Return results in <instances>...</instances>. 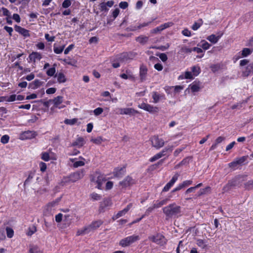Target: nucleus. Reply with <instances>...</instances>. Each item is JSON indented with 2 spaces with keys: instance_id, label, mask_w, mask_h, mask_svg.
<instances>
[{
  "instance_id": "1",
  "label": "nucleus",
  "mask_w": 253,
  "mask_h": 253,
  "mask_svg": "<svg viewBox=\"0 0 253 253\" xmlns=\"http://www.w3.org/2000/svg\"><path fill=\"white\" fill-rule=\"evenodd\" d=\"M181 207L173 203L163 209V212L167 218L172 217L180 212Z\"/></svg>"
},
{
  "instance_id": "2",
  "label": "nucleus",
  "mask_w": 253,
  "mask_h": 253,
  "mask_svg": "<svg viewBox=\"0 0 253 253\" xmlns=\"http://www.w3.org/2000/svg\"><path fill=\"white\" fill-rule=\"evenodd\" d=\"M148 239L149 240L161 246L166 244L167 241L165 237L160 233H157L155 235L150 236L148 237Z\"/></svg>"
},
{
  "instance_id": "3",
  "label": "nucleus",
  "mask_w": 253,
  "mask_h": 253,
  "mask_svg": "<svg viewBox=\"0 0 253 253\" xmlns=\"http://www.w3.org/2000/svg\"><path fill=\"white\" fill-rule=\"evenodd\" d=\"M139 236L133 235L121 240L120 242V245L122 247H126L139 240Z\"/></svg>"
},
{
  "instance_id": "4",
  "label": "nucleus",
  "mask_w": 253,
  "mask_h": 253,
  "mask_svg": "<svg viewBox=\"0 0 253 253\" xmlns=\"http://www.w3.org/2000/svg\"><path fill=\"white\" fill-rule=\"evenodd\" d=\"M105 181L106 179L104 175L98 172H96L94 174L93 177L92 178V181H93L97 184L96 187L99 189H102V185L103 182Z\"/></svg>"
},
{
  "instance_id": "5",
  "label": "nucleus",
  "mask_w": 253,
  "mask_h": 253,
  "mask_svg": "<svg viewBox=\"0 0 253 253\" xmlns=\"http://www.w3.org/2000/svg\"><path fill=\"white\" fill-rule=\"evenodd\" d=\"M152 146L159 149L163 147L165 145L164 140L161 138H159L158 136H154L151 139Z\"/></svg>"
},
{
  "instance_id": "6",
  "label": "nucleus",
  "mask_w": 253,
  "mask_h": 253,
  "mask_svg": "<svg viewBox=\"0 0 253 253\" xmlns=\"http://www.w3.org/2000/svg\"><path fill=\"white\" fill-rule=\"evenodd\" d=\"M139 108L143 109L150 113H155L159 111V108L157 107L153 106L149 104L142 103L138 105Z\"/></svg>"
},
{
  "instance_id": "7",
  "label": "nucleus",
  "mask_w": 253,
  "mask_h": 253,
  "mask_svg": "<svg viewBox=\"0 0 253 253\" xmlns=\"http://www.w3.org/2000/svg\"><path fill=\"white\" fill-rule=\"evenodd\" d=\"M84 175V170L77 171L70 175L68 177V181L72 182H75L83 177Z\"/></svg>"
},
{
  "instance_id": "8",
  "label": "nucleus",
  "mask_w": 253,
  "mask_h": 253,
  "mask_svg": "<svg viewBox=\"0 0 253 253\" xmlns=\"http://www.w3.org/2000/svg\"><path fill=\"white\" fill-rule=\"evenodd\" d=\"M179 174L178 173L175 174L171 179L165 185L162 190V192H167L170 188L173 185L174 183L177 180Z\"/></svg>"
},
{
  "instance_id": "9",
  "label": "nucleus",
  "mask_w": 253,
  "mask_h": 253,
  "mask_svg": "<svg viewBox=\"0 0 253 253\" xmlns=\"http://www.w3.org/2000/svg\"><path fill=\"white\" fill-rule=\"evenodd\" d=\"M118 112L117 113H119L121 115H129L135 114L137 113V111L131 108H118L117 109Z\"/></svg>"
},
{
  "instance_id": "10",
  "label": "nucleus",
  "mask_w": 253,
  "mask_h": 253,
  "mask_svg": "<svg viewBox=\"0 0 253 253\" xmlns=\"http://www.w3.org/2000/svg\"><path fill=\"white\" fill-rule=\"evenodd\" d=\"M147 72L148 69L146 66L144 65H141L139 69V77L141 82L146 80Z\"/></svg>"
},
{
  "instance_id": "11",
  "label": "nucleus",
  "mask_w": 253,
  "mask_h": 253,
  "mask_svg": "<svg viewBox=\"0 0 253 253\" xmlns=\"http://www.w3.org/2000/svg\"><path fill=\"white\" fill-rule=\"evenodd\" d=\"M134 183L135 180L130 176H127L124 180L120 181L119 184L124 188L130 186Z\"/></svg>"
},
{
  "instance_id": "12",
  "label": "nucleus",
  "mask_w": 253,
  "mask_h": 253,
  "mask_svg": "<svg viewBox=\"0 0 253 253\" xmlns=\"http://www.w3.org/2000/svg\"><path fill=\"white\" fill-rule=\"evenodd\" d=\"M131 207H132L131 204H128L126 208H125L124 210H123L121 211H119L116 215H114L113 216L112 219L114 220H115L119 218V217L125 215L128 212V211L130 209Z\"/></svg>"
},
{
  "instance_id": "13",
  "label": "nucleus",
  "mask_w": 253,
  "mask_h": 253,
  "mask_svg": "<svg viewBox=\"0 0 253 253\" xmlns=\"http://www.w3.org/2000/svg\"><path fill=\"white\" fill-rule=\"evenodd\" d=\"M37 135L36 132L33 131H26L22 133L20 135V139H31L35 137Z\"/></svg>"
},
{
  "instance_id": "14",
  "label": "nucleus",
  "mask_w": 253,
  "mask_h": 253,
  "mask_svg": "<svg viewBox=\"0 0 253 253\" xmlns=\"http://www.w3.org/2000/svg\"><path fill=\"white\" fill-rule=\"evenodd\" d=\"M103 224V221L101 220L93 221L90 225L87 226L90 232L93 230H96Z\"/></svg>"
},
{
  "instance_id": "15",
  "label": "nucleus",
  "mask_w": 253,
  "mask_h": 253,
  "mask_svg": "<svg viewBox=\"0 0 253 253\" xmlns=\"http://www.w3.org/2000/svg\"><path fill=\"white\" fill-rule=\"evenodd\" d=\"M29 58L31 61L35 63L36 61L40 60L42 59V56L41 54L39 52H33L29 55Z\"/></svg>"
},
{
  "instance_id": "16",
  "label": "nucleus",
  "mask_w": 253,
  "mask_h": 253,
  "mask_svg": "<svg viewBox=\"0 0 253 253\" xmlns=\"http://www.w3.org/2000/svg\"><path fill=\"white\" fill-rule=\"evenodd\" d=\"M14 28L16 32H18L25 37H27L29 36L28 30L17 25H15Z\"/></svg>"
},
{
  "instance_id": "17",
  "label": "nucleus",
  "mask_w": 253,
  "mask_h": 253,
  "mask_svg": "<svg viewBox=\"0 0 253 253\" xmlns=\"http://www.w3.org/2000/svg\"><path fill=\"white\" fill-rule=\"evenodd\" d=\"M223 33H221L219 35L216 36L212 34L207 38V39L212 43L215 44L217 42L219 39L222 36Z\"/></svg>"
},
{
  "instance_id": "18",
  "label": "nucleus",
  "mask_w": 253,
  "mask_h": 253,
  "mask_svg": "<svg viewBox=\"0 0 253 253\" xmlns=\"http://www.w3.org/2000/svg\"><path fill=\"white\" fill-rule=\"evenodd\" d=\"M125 168L123 167L121 168H116L113 173L115 176L118 177H121L125 174Z\"/></svg>"
},
{
  "instance_id": "19",
  "label": "nucleus",
  "mask_w": 253,
  "mask_h": 253,
  "mask_svg": "<svg viewBox=\"0 0 253 253\" xmlns=\"http://www.w3.org/2000/svg\"><path fill=\"white\" fill-rule=\"evenodd\" d=\"M252 74H253V63L248 64L246 70L243 72V75L245 77H248Z\"/></svg>"
},
{
  "instance_id": "20",
  "label": "nucleus",
  "mask_w": 253,
  "mask_h": 253,
  "mask_svg": "<svg viewBox=\"0 0 253 253\" xmlns=\"http://www.w3.org/2000/svg\"><path fill=\"white\" fill-rule=\"evenodd\" d=\"M153 102L154 103H158L160 99H164L165 95L164 94H160L157 92L154 91L152 93Z\"/></svg>"
},
{
  "instance_id": "21",
  "label": "nucleus",
  "mask_w": 253,
  "mask_h": 253,
  "mask_svg": "<svg viewBox=\"0 0 253 253\" xmlns=\"http://www.w3.org/2000/svg\"><path fill=\"white\" fill-rule=\"evenodd\" d=\"M112 205V203L110 200L109 199H105L103 202H102L100 204L99 207L100 211H104V209L108 207L111 206Z\"/></svg>"
},
{
  "instance_id": "22",
  "label": "nucleus",
  "mask_w": 253,
  "mask_h": 253,
  "mask_svg": "<svg viewBox=\"0 0 253 253\" xmlns=\"http://www.w3.org/2000/svg\"><path fill=\"white\" fill-rule=\"evenodd\" d=\"M180 47V50L178 53L181 55H184L185 53H191L192 51L191 48L187 47L186 46L182 45Z\"/></svg>"
},
{
  "instance_id": "23",
  "label": "nucleus",
  "mask_w": 253,
  "mask_h": 253,
  "mask_svg": "<svg viewBox=\"0 0 253 253\" xmlns=\"http://www.w3.org/2000/svg\"><path fill=\"white\" fill-rule=\"evenodd\" d=\"M149 38L145 36H140L136 38V41L141 44H145L148 41Z\"/></svg>"
},
{
  "instance_id": "24",
  "label": "nucleus",
  "mask_w": 253,
  "mask_h": 253,
  "mask_svg": "<svg viewBox=\"0 0 253 253\" xmlns=\"http://www.w3.org/2000/svg\"><path fill=\"white\" fill-rule=\"evenodd\" d=\"M55 77L57 78V81L59 83H65L66 81L65 76L62 73L56 74Z\"/></svg>"
},
{
  "instance_id": "25",
  "label": "nucleus",
  "mask_w": 253,
  "mask_h": 253,
  "mask_svg": "<svg viewBox=\"0 0 253 253\" xmlns=\"http://www.w3.org/2000/svg\"><path fill=\"white\" fill-rule=\"evenodd\" d=\"M90 232L87 226H85L83 229L79 230L77 232V235H84Z\"/></svg>"
},
{
  "instance_id": "26",
  "label": "nucleus",
  "mask_w": 253,
  "mask_h": 253,
  "mask_svg": "<svg viewBox=\"0 0 253 253\" xmlns=\"http://www.w3.org/2000/svg\"><path fill=\"white\" fill-rule=\"evenodd\" d=\"M54 106L56 107H57L58 105H59L60 104H61L63 102V97L61 96H58L57 97H55L54 99L52 100Z\"/></svg>"
},
{
  "instance_id": "27",
  "label": "nucleus",
  "mask_w": 253,
  "mask_h": 253,
  "mask_svg": "<svg viewBox=\"0 0 253 253\" xmlns=\"http://www.w3.org/2000/svg\"><path fill=\"white\" fill-rule=\"evenodd\" d=\"M117 60L118 61L121 62L126 61L127 60H128L127 59L126 53L125 52L119 55L117 58Z\"/></svg>"
},
{
  "instance_id": "28",
  "label": "nucleus",
  "mask_w": 253,
  "mask_h": 253,
  "mask_svg": "<svg viewBox=\"0 0 253 253\" xmlns=\"http://www.w3.org/2000/svg\"><path fill=\"white\" fill-rule=\"evenodd\" d=\"M42 84V82L39 80H35L33 83L30 84V86L33 89H36L40 86Z\"/></svg>"
},
{
  "instance_id": "29",
  "label": "nucleus",
  "mask_w": 253,
  "mask_h": 253,
  "mask_svg": "<svg viewBox=\"0 0 253 253\" xmlns=\"http://www.w3.org/2000/svg\"><path fill=\"white\" fill-rule=\"evenodd\" d=\"M168 202V199H164L161 201H157L154 204V208H159L164 205H165Z\"/></svg>"
},
{
  "instance_id": "30",
  "label": "nucleus",
  "mask_w": 253,
  "mask_h": 253,
  "mask_svg": "<svg viewBox=\"0 0 253 253\" xmlns=\"http://www.w3.org/2000/svg\"><path fill=\"white\" fill-rule=\"evenodd\" d=\"M197 245L202 249H205L207 247V242L202 239L197 240Z\"/></svg>"
},
{
  "instance_id": "31",
  "label": "nucleus",
  "mask_w": 253,
  "mask_h": 253,
  "mask_svg": "<svg viewBox=\"0 0 253 253\" xmlns=\"http://www.w3.org/2000/svg\"><path fill=\"white\" fill-rule=\"evenodd\" d=\"M191 70L194 76H197L201 71L200 68L198 66H194L191 68Z\"/></svg>"
},
{
  "instance_id": "32",
  "label": "nucleus",
  "mask_w": 253,
  "mask_h": 253,
  "mask_svg": "<svg viewBox=\"0 0 253 253\" xmlns=\"http://www.w3.org/2000/svg\"><path fill=\"white\" fill-rule=\"evenodd\" d=\"M56 66V64H54L53 65V67L52 68H49L47 71H46V74L49 76H53L54 74L56 72V69L55 66Z\"/></svg>"
},
{
  "instance_id": "33",
  "label": "nucleus",
  "mask_w": 253,
  "mask_h": 253,
  "mask_svg": "<svg viewBox=\"0 0 253 253\" xmlns=\"http://www.w3.org/2000/svg\"><path fill=\"white\" fill-rule=\"evenodd\" d=\"M203 21L202 19H199L198 22H195L192 26V29L195 31L198 30L202 25Z\"/></svg>"
},
{
  "instance_id": "34",
  "label": "nucleus",
  "mask_w": 253,
  "mask_h": 253,
  "mask_svg": "<svg viewBox=\"0 0 253 253\" xmlns=\"http://www.w3.org/2000/svg\"><path fill=\"white\" fill-rule=\"evenodd\" d=\"M210 189L211 188L209 186H208L205 188L200 189L198 193L197 196H200L201 195L206 194L208 192H209L210 190Z\"/></svg>"
},
{
  "instance_id": "35",
  "label": "nucleus",
  "mask_w": 253,
  "mask_h": 253,
  "mask_svg": "<svg viewBox=\"0 0 253 253\" xmlns=\"http://www.w3.org/2000/svg\"><path fill=\"white\" fill-rule=\"evenodd\" d=\"M173 150L172 146H169L168 147L164 148L161 151V153L163 154V156H165L166 155V153L168 152H171Z\"/></svg>"
},
{
  "instance_id": "36",
  "label": "nucleus",
  "mask_w": 253,
  "mask_h": 253,
  "mask_svg": "<svg viewBox=\"0 0 253 253\" xmlns=\"http://www.w3.org/2000/svg\"><path fill=\"white\" fill-rule=\"evenodd\" d=\"M6 231L7 236L8 238H11L13 236L14 231L12 228L7 227L6 228Z\"/></svg>"
},
{
  "instance_id": "37",
  "label": "nucleus",
  "mask_w": 253,
  "mask_h": 253,
  "mask_svg": "<svg viewBox=\"0 0 253 253\" xmlns=\"http://www.w3.org/2000/svg\"><path fill=\"white\" fill-rule=\"evenodd\" d=\"M252 51L248 48H244L242 51V55L244 57L247 56L251 54Z\"/></svg>"
},
{
  "instance_id": "38",
  "label": "nucleus",
  "mask_w": 253,
  "mask_h": 253,
  "mask_svg": "<svg viewBox=\"0 0 253 253\" xmlns=\"http://www.w3.org/2000/svg\"><path fill=\"white\" fill-rule=\"evenodd\" d=\"M37 231V228L35 226L30 227L28 229V231L27 233L28 236H32L34 233Z\"/></svg>"
},
{
  "instance_id": "39",
  "label": "nucleus",
  "mask_w": 253,
  "mask_h": 253,
  "mask_svg": "<svg viewBox=\"0 0 253 253\" xmlns=\"http://www.w3.org/2000/svg\"><path fill=\"white\" fill-rule=\"evenodd\" d=\"M163 156V154L161 153V152H160V153H157V154H156L155 155H154L153 157H152L150 159V161L151 162H155V161H156L157 160L161 158V157H162Z\"/></svg>"
},
{
  "instance_id": "40",
  "label": "nucleus",
  "mask_w": 253,
  "mask_h": 253,
  "mask_svg": "<svg viewBox=\"0 0 253 253\" xmlns=\"http://www.w3.org/2000/svg\"><path fill=\"white\" fill-rule=\"evenodd\" d=\"M248 156H243L236 160V163L238 165H241L244 163L248 159Z\"/></svg>"
},
{
  "instance_id": "41",
  "label": "nucleus",
  "mask_w": 253,
  "mask_h": 253,
  "mask_svg": "<svg viewBox=\"0 0 253 253\" xmlns=\"http://www.w3.org/2000/svg\"><path fill=\"white\" fill-rule=\"evenodd\" d=\"M77 119L74 118L73 119H66L64 123L67 125H73L77 122Z\"/></svg>"
},
{
  "instance_id": "42",
  "label": "nucleus",
  "mask_w": 253,
  "mask_h": 253,
  "mask_svg": "<svg viewBox=\"0 0 253 253\" xmlns=\"http://www.w3.org/2000/svg\"><path fill=\"white\" fill-rule=\"evenodd\" d=\"M156 55L159 56L163 62H166L168 60L167 55L164 53L156 54Z\"/></svg>"
},
{
  "instance_id": "43",
  "label": "nucleus",
  "mask_w": 253,
  "mask_h": 253,
  "mask_svg": "<svg viewBox=\"0 0 253 253\" xmlns=\"http://www.w3.org/2000/svg\"><path fill=\"white\" fill-rule=\"evenodd\" d=\"M190 87L192 92H198L200 90V87L197 84H192L190 85Z\"/></svg>"
},
{
  "instance_id": "44",
  "label": "nucleus",
  "mask_w": 253,
  "mask_h": 253,
  "mask_svg": "<svg viewBox=\"0 0 253 253\" xmlns=\"http://www.w3.org/2000/svg\"><path fill=\"white\" fill-rule=\"evenodd\" d=\"M169 46V43H167L166 45H161L159 46H153L152 47L153 48L159 49L162 51H164L166 49H167Z\"/></svg>"
},
{
  "instance_id": "45",
  "label": "nucleus",
  "mask_w": 253,
  "mask_h": 253,
  "mask_svg": "<svg viewBox=\"0 0 253 253\" xmlns=\"http://www.w3.org/2000/svg\"><path fill=\"white\" fill-rule=\"evenodd\" d=\"M201 42H202L201 46L205 50L208 49L211 46V45L210 43H209L207 42L204 40L202 41Z\"/></svg>"
},
{
  "instance_id": "46",
  "label": "nucleus",
  "mask_w": 253,
  "mask_h": 253,
  "mask_svg": "<svg viewBox=\"0 0 253 253\" xmlns=\"http://www.w3.org/2000/svg\"><path fill=\"white\" fill-rule=\"evenodd\" d=\"M42 159L44 161H48L50 160L49 153H48L47 152L42 153Z\"/></svg>"
},
{
  "instance_id": "47",
  "label": "nucleus",
  "mask_w": 253,
  "mask_h": 253,
  "mask_svg": "<svg viewBox=\"0 0 253 253\" xmlns=\"http://www.w3.org/2000/svg\"><path fill=\"white\" fill-rule=\"evenodd\" d=\"M64 48V45L61 47L54 46V52L56 54H60L62 52Z\"/></svg>"
},
{
  "instance_id": "48",
  "label": "nucleus",
  "mask_w": 253,
  "mask_h": 253,
  "mask_svg": "<svg viewBox=\"0 0 253 253\" xmlns=\"http://www.w3.org/2000/svg\"><path fill=\"white\" fill-rule=\"evenodd\" d=\"M9 139V137L8 135H4L1 137L0 142L3 144H6L8 142Z\"/></svg>"
},
{
  "instance_id": "49",
  "label": "nucleus",
  "mask_w": 253,
  "mask_h": 253,
  "mask_svg": "<svg viewBox=\"0 0 253 253\" xmlns=\"http://www.w3.org/2000/svg\"><path fill=\"white\" fill-rule=\"evenodd\" d=\"M84 138L82 137L78 138L76 142H74V145H79L82 146L83 145Z\"/></svg>"
},
{
  "instance_id": "50",
  "label": "nucleus",
  "mask_w": 253,
  "mask_h": 253,
  "mask_svg": "<svg viewBox=\"0 0 253 253\" xmlns=\"http://www.w3.org/2000/svg\"><path fill=\"white\" fill-rule=\"evenodd\" d=\"M90 197L93 200H96V201L99 200L101 198V196L100 195H99L97 193H93L91 194Z\"/></svg>"
},
{
  "instance_id": "51",
  "label": "nucleus",
  "mask_w": 253,
  "mask_h": 253,
  "mask_svg": "<svg viewBox=\"0 0 253 253\" xmlns=\"http://www.w3.org/2000/svg\"><path fill=\"white\" fill-rule=\"evenodd\" d=\"M103 112V109L102 108L98 107L94 110L93 113L95 116H98L101 114Z\"/></svg>"
},
{
  "instance_id": "52",
  "label": "nucleus",
  "mask_w": 253,
  "mask_h": 253,
  "mask_svg": "<svg viewBox=\"0 0 253 253\" xmlns=\"http://www.w3.org/2000/svg\"><path fill=\"white\" fill-rule=\"evenodd\" d=\"M99 9L101 11H107L108 8L107 5L105 4V2H102L99 4Z\"/></svg>"
},
{
  "instance_id": "53",
  "label": "nucleus",
  "mask_w": 253,
  "mask_h": 253,
  "mask_svg": "<svg viewBox=\"0 0 253 253\" xmlns=\"http://www.w3.org/2000/svg\"><path fill=\"white\" fill-rule=\"evenodd\" d=\"M71 4V1L70 0H64L62 3V7L66 8L69 7Z\"/></svg>"
},
{
  "instance_id": "54",
  "label": "nucleus",
  "mask_w": 253,
  "mask_h": 253,
  "mask_svg": "<svg viewBox=\"0 0 253 253\" xmlns=\"http://www.w3.org/2000/svg\"><path fill=\"white\" fill-rule=\"evenodd\" d=\"M91 141L96 144H100L102 141V139L100 137H98L95 138H92L91 139Z\"/></svg>"
},
{
  "instance_id": "55",
  "label": "nucleus",
  "mask_w": 253,
  "mask_h": 253,
  "mask_svg": "<svg viewBox=\"0 0 253 253\" xmlns=\"http://www.w3.org/2000/svg\"><path fill=\"white\" fill-rule=\"evenodd\" d=\"M39 166H40V170L41 171L44 172L46 170L47 166H46V164L45 163H43L42 162H40Z\"/></svg>"
},
{
  "instance_id": "56",
  "label": "nucleus",
  "mask_w": 253,
  "mask_h": 253,
  "mask_svg": "<svg viewBox=\"0 0 253 253\" xmlns=\"http://www.w3.org/2000/svg\"><path fill=\"white\" fill-rule=\"evenodd\" d=\"M1 11H2V13H3V15L4 16H7L8 17H10V13L9 12V11L5 7H2L1 8Z\"/></svg>"
},
{
  "instance_id": "57",
  "label": "nucleus",
  "mask_w": 253,
  "mask_h": 253,
  "mask_svg": "<svg viewBox=\"0 0 253 253\" xmlns=\"http://www.w3.org/2000/svg\"><path fill=\"white\" fill-rule=\"evenodd\" d=\"M128 59H133L137 55L136 53L133 52H126Z\"/></svg>"
},
{
  "instance_id": "58",
  "label": "nucleus",
  "mask_w": 253,
  "mask_h": 253,
  "mask_svg": "<svg viewBox=\"0 0 253 253\" xmlns=\"http://www.w3.org/2000/svg\"><path fill=\"white\" fill-rule=\"evenodd\" d=\"M84 165V163L83 161H79L75 162L73 166L75 168H78L79 167L83 166Z\"/></svg>"
},
{
  "instance_id": "59",
  "label": "nucleus",
  "mask_w": 253,
  "mask_h": 253,
  "mask_svg": "<svg viewBox=\"0 0 253 253\" xmlns=\"http://www.w3.org/2000/svg\"><path fill=\"white\" fill-rule=\"evenodd\" d=\"M173 23L172 22H168L164 24H162L161 26V28L162 29V30L169 28L172 25Z\"/></svg>"
},
{
  "instance_id": "60",
  "label": "nucleus",
  "mask_w": 253,
  "mask_h": 253,
  "mask_svg": "<svg viewBox=\"0 0 253 253\" xmlns=\"http://www.w3.org/2000/svg\"><path fill=\"white\" fill-rule=\"evenodd\" d=\"M128 6V4L126 1H122L119 3V6L122 9H126Z\"/></svg>"
},
{
  "instance_id": "61",
  "label": "nucleus",
  "mask_w": 253,
  "mask_h": 253,
  "mask_svg": "<svg viewBox=\"0 0 253 253\" xmlns=\"http://www.w3.org/2000/svg\"><path fill=\"white\" fill-rule=\"evenodd\" d=\"M182 34L186 37H190L191 35V32L187 29H184L182 31Z\"/></svg>"
},
{
  "instance_id": "62",
  "label": "nucleus",
  "mask_w": 253,
  "mask_h": 253,
  "mask_svg": "<svg viewBox=\"0 0 253 253\" xmlns=\"http://www.w3.org/2000/svg\"><path fill=\"white\" fill-rule=\"evenodd\" d=\"M16 100V95L12 94L7 97L6 101L8 102H12Z\"/></svg>"
},
{
  "instance_id": "63",
  "label": "nucleus",
  "mask_w": 253,
  "mask_h": 253,
  "mask_svg": "<svg viewBox=\"0 0 253 253\" xmlns=\"http://www.w3.org/2000/svg\"><path fill=\"white\" fill-rule=\"evenodd\" d=\"M193 181L192 180H185L181 183L183 188L187 187L192 184Z\"/></svg>"
},
{
  "instance_id": "64",
  "label": "nucleus",
  "mask_w": 253,
  "mask_h": 253,
  "mask_svg": "<svg viewBox=\"0 0 253 253\" xmlns=\"http://www.w3.org/2000/svg\"><path fill=\"white\" fill-rule=\"evenodd\" d=\"M154 68L159 71H161L163 70V66L161 63H158L155 64Z\"/></svg>"
}]
</instances>
